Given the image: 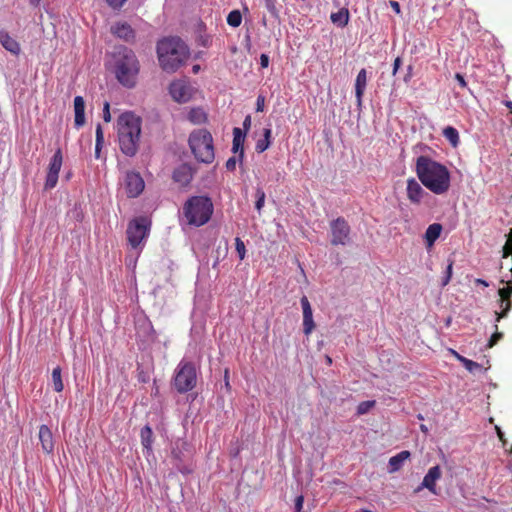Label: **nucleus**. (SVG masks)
I'll use <instances>...</instances> for the list:
<instances>
[{"instance_id":"nucleus-51","label":"nucleus","mask_w":512,"mask_h":512,"mask_svg":"<svg viewBox=\"0 0 512 512\" xmlns=\"http://www.w3.org/2000/svg\"><path fill=\"white\" fill-rule=\"evenodd\" d=\"M264 97L263 96H258L257 98V102H256V105H257V111H262L263 108H264Z\"/></svg>"},{"instance_id":"nucleus-46","label":"nucleus","mask_w":512,"mask_h":512,"mask_svg":"<svg viewBox=\"0 0 512 512\" xmlns=\"http://www.w3.org/2000/svg\"><path fill=\"white\" fill-rule=\"evenodd\" d=\"M495 430H496V433H497V436H498L499 440L502 442L503 446L505 447L506 443H507V440L505 439L503 431L498 426H495Z\"/></svg>"},{"instance_id":"nucleus-61","label":"nucleus","mask_w":512,"mask_h":512,"mask_svg":"<svg viewBox=\"0 0 512 512\" xmlns=\"http://www.w3.org/2000/svg\"><path fill=\"white\" fill-rule=\"evenodd\" d=\"M199 68H200L199 65H195L193 67V72L196 73L199 70Z\"/></svg>"},{"instance_id":"nucleus-54","label":"nucleus","mask_w":512,"mask_h":512,"mask_svg":"<svg viewBox=\"0 0 512 512\" xmlns=\"http://www.w3.org/2000/svg\"><path fill=\"white\" fill-rule=\"evenodd\" d=\"M475 283L478 284V285H482L484 287H488L489 286V283L486 280L480 279V278L475 279Z\"/></svg>"},{"instance_id":"nucleus-47","label":"nucleus","mask_w":512,"mask_h":512,"mask_svg":"<svg viewBox=\"0 0 512 512\" xmlns=\"http://www.w3.org/2000/svg\"><path fill=\"white\" fill-rule=\"evenodd\" d=\"M401 63H402V60L400 57H397L395 60H394V63H393V71H392V74L393 75H396V73L398 72L400 66H401Z\"/></svg>"},{"instance_id":"nucleus-40","label":"nucleus","mask_w":512,"mask_h":512,"mask_svg":"<svg viewBox=\"0 0 512 512\" xmlns=\"http://www.w3.org/2000/svg\"><path fill=\"white\" fill-rule=\"evenodd\" d=\"M375 405V401H363L357 407L358 414L367 413L373 406Z\"/></svg>"},{"instance_id":"nucleus-32","label":"nucleus","mask_w":512,"mask_h":512,"mask_svg":"<svg viewBox=\"0 0 512 512\" xmlns=\"http://www.w3.org/2000/svg\"><path fill=\"white\" fill-rule=\"evenodd\" d=\"M242 22V15L239 10H232L227 16V23L231 27H238Z\"/></svg>"},{"instance_id":"nucleus-20","label":"nucleus","mask_w":512,"mask_h":512,"mask_svg":"<svg viewBox=\"0 0 512 512\" xmlns=\"http://www.w3.org/2000/svg\"><path fill=\"white\" fill-rule=\"evenodd\" d=\"M74 112L75 126L77 128L82 127L85 124V101L82 96H76L74 98Z\"/></svg>"},{"instance_id":"nucleus-30","label":"nucleus","mask_w":512,"mask_h":512,"mask_svg":"<svg viewBox=\"0 0 512 512\" xmlns=\"http://www.w3.org/2000/svg\"><path fill=\"white\" fill-rule=\"evenodd\" d=\"M173 179L176 182L188 183L191 179V174L189 172V169L185 166L176 169L173 172Z\"/></svg>"},{"instance_id":"nucleus-15","label":"nucleus","mask_w":512,"mask_h":512,"mask_svg":"<svg viewBox=\"0 0 512 512\" xmlns=\"http://www.w3.org/2000/svg\"><path fill=\"white\" fill-rule=\"evenodd\" d=\"M300 303L303 311V332L306 336H309L315 329L313 311L310 302L305 295L301 298Z\"/></svg>"},{"instance_id":"nucleus-26","label":"nucleus","mask_w":512,"mask_h":512,"mask_svg":"<svg viewBox=\"0 0 512 512\" xmlns=\"http://www.w3.org/2000/svg\"><path fill=\"white\" fill-rule=\"evenodd\" d=\"M271 137H272V131L270 128H265L263 133V138L259 139L256 142L255 150L258 153H263L265 150H267L271 144Z\"/></svg>"},{"instance_id":"nucleus-53","label":"nucleus","mask_w":512,"mask_h":512,"mask_svg":"<svg viewBox=\"0 0 512 512\" xmlns=\"http://www.w3.org/2000/svg\"><path fill=\"white\" fill-rule=\"evenodd\" d=\"M407 70H408V71H407V74H406V76L404 77V81H405L406 83H407V82L410 80V78L412 77V70H413V67L410 65V66H408V69H407Z\"/></svg>"},{"instance_id":"nucleus-28","label":"nucleus","mask_w":512,"mask_h":512,"mask_svg":"<svg viewBox=\"0 0 512 512\" xmlns=\"http://www.w3.org/2000/svg\"><path fill=\"white\" fill-rule=\"evenodd\" d=\"M188 119L193 124H202L207 120V115L202 108H193L188 114Z\"/></svg>"},{"instance_id":"nucleus-36","label":"nucleus","mask_w":512,"mask_h":512,"mask_svg":"<svg viewBox=\"0 0 512 512\" xmlns=\"http://www.w3.org/2000/svg\"><path fill=\"white\" fill-rule=\"evenodd\" d=\"M495 332L491 335L488 343H487V347L488 348H492L493 346H495L498 341H500L502 338H503V333L498 331V325L495 324Z\"/></svg>"},{"instance_id":"nucleus-37","label":"nucleus","mask_w":512,"mask_h":512,"mask_svg":"<svg viewBox=\"0 0 512 512\" xmlns=\"http://www.w3.org/2000/svg\"><path fill=\"white\" fill-rule=\"evenodd\" d=\"M512 256V228L507 235V241L503 247V257Z\"/></svg>"},{"instance_id":"nucleus-24","label":"nucleus","mask_w":512,"mask_h":512,"mask_svg":"<svg viewBox=\"0 0 512 512\" xmlns=\"http://www.w3.org/2000/svg\"><path fill=\"white\" fill-rule=\"evenodd\" d=\"M442 229V225L439 223H433L428 226L424 235L427 246L431 247L434 245L436 240L440 237Z\"/></svg>"},{"instance_id":"nucleus-60","label":"nucleus","mask_w":512,"mask_h":512,"mask_svg":"<svg viewBox=\"0 0 512 512\" xmlns=\"http://www.w3.org/2000/svg\"><path fill=\"white\" fill-rule=\"evenodd\" d=\"M175 465H176L177 469H178L180 472H182V473H184V472H185V471L182 469V467L180 466V464H179V463H176Z\"/></svg>"},{"instance_id":"nucleus-57","label":"nucleus","mask_w":512,"mask_h":512,"mask_svg":"<svg viewBox=\"0 0 512 512\" xmlns=\"http://www.w3.org/2000/svg\"><path fill=\"white\" fill-rule=\"evenodd\" d=\"M503 104L509 109V112L512 114V101L506 100Z\"/></svg>"},{"instance_id":"nucleus-4","label":"nucleus","mask_w":512,"mask_h":512,"mask_svg":"<svg viewBox=\"0 0 512 512\" xmlns=\"http://www.w3.org/2000/svg\"><path fill=\"white\" fill-rule=\"evenodd\" d=\"M140 71L139 60L133 50L120 46L113 53V72L118 82L126 88L136 85Z\"/></svg>"},{"instance_id":"nucleus-34","label":"nucleus","mask_w":512,"mask_h":512,"mask_svg":"<svg viewBox=\"0 0 512 512\" xmlns=\"http://www.w3.org/2000/svg\"><path fill=\"white\" fill-rule=\"evenodd\" d=\"M264 4L270 15L277 19L279 18V10L277 8V0H264Z\"/></svg>"},{"instance_id":"nucleus-42","label":"nucleus","mask_w":512,"mask_h":512,"mask_svg":"<svg viewBox=\"0 0 512 512\" xmlns=\"http://www.w3.org/2000/svg\"><path fill=\"white\" fill-rule=\"evenodd\" d=\"M96 142L98 143V146L103 145L104 143V133L100 124L96 127Z\"/></svg>"},{"instance_id":"nucleus-50","label":"nucleus","mask_w":512,"mask_h":512,"mask_svg":"<svg viewBox=\"0 0 512 512\" xmlns=\"http://www.w3.org/2000/svg\"><path fill=\"white\" fill-rule=\"evenodd\" d=\"M455 79L458 81V83L461 87H463V88L466 87L467 83H466V80L463 77V75H461L460 73H456Z\"/></svg>"},{"instance_id":"nucleus-63","label":"nucleus","mask_w":512,"mask_h":512,"mask_svg":"<svg viewBox=\"0 0 512 512\" xmlns=\"http://www.w3.org/2000/svg\"><path fill=\"white\" fill-rule=\"evenodd\" d=\"M417 418H418L419 420H423V419H424V418H423V416H422L421 414H419V415L417 416Z\"/></svg>"},{"instance_id":"nucleus-1","label":"nucleus","mask_w":512,"mask_h":512,"mask_svg":"<svg viewBox=\"0 0 512 512\" xmlns=\"http://www.w3.org/2000/svg\"><path fill=\"white\" fill-rule=\"evenodd\" d=\"M415 172L422 185L436 195L445 194L450 188L451 177L447 167L428 156L417 158Z\"/></svg>"},{"instance_id":"nucleus-31","label":"nucleus","mask_w":512,"mask_h":512,"mask_svg":"<svg viewBox=\"0 0 512 512\" xmlns=\"http://www.w3.org/2000/svg\"><path fill=\"white\" fill-rule=\"evenodd\" d=\"M52 382L53 387L56 392H62L64 389V385L61 377V368L59 366L55 367L52 371Z\"/></svg>"},{"instance_id":"nucleus-5","label":"nucleus","mask_w":512,"mask_h":512,"mask_svg":"<svg viewBox=\"0 0 512 512\" xmlns=\"http://www.w3.org/2000/svg\"><path fill=\"white\" fill-rule=\"evenodd\" d=\"M184 215L191 225L206 224L213 213V203L208 196H192L183 206Z\"/></svg>"},{"instance_id":"nucleus-19","label":"nucleus","mask_w":512,"mask_h":512,"mask_svg":"<svg viewBox=\"0 0 512 512\" xmlns=\"http://www.w3.org/2000/svg\"><path fill=\"white\" fill-rule=\"evenodd\" d=\"M410 456L411 453L408 450H403L398 454L392 456L388 462L389 473H395L399 471L402 468L404 462L408 460Z\"/></svg>"},{"instance_id":"nucleus-11","label":"nucleus","mask_w":512,"mask_h":512,"mask_svg":"<svg viewBox=\"0 0 512 512\" xmlns=\"http://www.w3.org/2000/svg\"><path fill=\"white\" fill-rule=\"evenodd\" d=\"M124 188L128 197L135 198L139 196L145 188V183L140 173L134 171L127 172L124 179Z\"/></svg>"},{"instance_id":"nucleus-10","label":"nucleus","mask_w":512,"mask_h":512,"mask_svg":"<svg viewBox=\"0 0 512 512\" xmlns=\"http://www.w3.org/2000/svg\"><path fill=\"white\" fill-rule=\"evenodd\" d=\"M63 163V155L60 148H58L54 155L52 156L50 163L48 165V171L46 175V181L44 184V187L46 190L53 189L57 182H58V176L59 172L61 170Z\"/></svg>"},{"instance_id":"nucleus-43","label":"nucleus","mask_w":512,"mask_h":512,"mask_svg":"<svg viewBox=\"0 0 512 512\" xmlns=\"http://www.w3.org/2000/svg\"><path fill=\"white\" fill-rule=\"evenodd\" d=\"M103 120L105 122L111 121V114H110V104L109 102H105L103 106Z\"/></svg>"},{"instance_id":"nucleus-16","label":"nucleus","mask_w":512,"mask_h":512,"mask_svg":"<svg viewBox=\"0 0 512 512\" xmlns=\"http://www.w3.org/2000/svg\"><path fill=\"white\" fill-rule=\"evenodd\" d=\"M111 33L128 43H132L135 40V31L127 22H117L112 25Z\"/></svg>"},{"instance_id":"nucleus-39","label":"nucleus","mask_w":512,"mask_h":512,"mask_svg":"<svg viewBox=\"0 0 512 512\" xmlns=\"http://www.w3.org/2000/svg\"><path fill=\"white\" fill-rule=\"evenodd\" d=\"M500 299H511L512 296V283L508 282L506 287L500 288L498 291Z\"/></svg>"},{"instance_id":"nucleus-14","label":"nucleus","mask_w":512,"mask_h":512,"mask_svg":"<svg viewBox=\"0 0 512 512\" xmlns=\"http://www.w3.org/2000/svg\"><path fill=\"white\" fill-rule=\"evenodd\" d=\"M406 193L409 201L415 205H419L423 197L428 196V193L422 188L421 184L413 177L407 180Z\"/></svg>"},{"instance_id":"nucleus-27","label":"nucleus","mask_w":512,"mask_h":512,"mask_svg":"<svg viewBox=\"0 0 512 512\" xmlns=\"http://www.w3.org/2000/svg\"><path fill=\"white\" fill-rule=\"evenodd\" d=\"M443 136L453 147H457L460 143L459 133L452 126H447L443 129Z\"/></svg>"},{"instance_id":"nucleus-64","label":"nucleus","mask_w":512,"mask_h":512,"mask_svg":"<svg viewBox=\"0 0 512 512\" xmlns=\"http://www.w3.org/2000/svg\"><path fill=\"white\" fill-rule=\"evenodd\" d=\"M327 362L330 364L332 362L330 357H327Z\"/></svg>"},{"instance_id":"nucleus-56","label":"nucleus","mask_w":512,"mask_h":512,"mask_svg":"<svg viewBox=\"0 0 512 512\" xmlns=\"http://www.w3.org/2000/svg\"><path fill=\"white\" fill-rule=\"evenodd\" d=\"M172 457L177 460L178 462H181L182 459L180 457V453L176 452L175 450L172 451Z\"/></svg>"},{"instance_id":"nucleus-58","label":"nucleus","mask_w":512,"mask_h":512,"mask_svg":"<svg viewBox=\"0 0 512 512\" xmlns=\"http://www.w3.org/2000/svg\"><path fill=\"white\" fill-rule=\"evenodd\" d=\"M228 374H229V371H228V369H226L225 370V384L227 387L229 386Z\"/></svg>"},{"instance_id":"nucleus-38","label":"nucleus","mask_w":512,"mask_h":512,"mask_svg":"<svg viewBox=\"0 0 512 512\" xmlns=\"http://www.w3.org/2000/svg\"><path fill=\"white\" fill-rule=\"evenodd\" d=\"M235 248L238 253L239 259L243 260L245 258L246 248L244 242L239 237L235 239Z\"/></svg>"},{"instance_id":"nucleus-35","label":"nucleus","mask_w":512,"mask_h":512,"mask_svg":"<svg viewBox=\"0 0 512 512\" xmlns=\"http://www.w3.org/2000/svg\"><path fill=\"white\" fill-rule=\"evenodd\" d=\"M255 196H256L255 208L258 212H260L262 210V208L264 207L266 195H265V192L261 188H257Z\"/></svg>"},{"instance_id":"nucleus-9","label":"nucleus","mask_w":512,"mask_h":512,"mask_svg":"<svg viewBox=\"0 0 512 512\" xmlns=\"http://www.w3.org/2000/svg\"><path fill=\"white\" fill-rule=\"evenodd\" d=\"M331 244L346 245L349 242L350 226L343 217H338L330 223Z\"/></svg>"},{"instance_id":"nucleus-13","label":"nucleus","mask_w":512,"mask_h":512,"mask_svg":"<svg viewBox=\"0 0 512 512\" xmlns=\"http://www.w3.org/2000/svg\"><path fill=\"white\" fill-rule=\"evenodd\" d=\"M442 472L438 465L431 467L424 476L422 483L415 488L414 493H419L422 489H428L432 494H437L436 482L441 478Z\"/></svg>"},{"instance_id":"nucleus-29","label":"nucleus","mask_w":512,"mask_h":512,"mask_svg":"<svg viewBox=\"0 0 512 512\" xmlns=\"http://www.w3.org/2000/svg\"><path fill=\"white\" fill-rule=\"evenodd\" d=\"M499 307L500 311L495 312L496 322H499L502 318H505L508 315V312L512 308V301L511 299H499Z\"/></svg>"},{"instance_id":"nucleus-8","label":"nucleus","mask_w":512,"mask_h":512,"mask_svg":"<svg viewBox=\"0 0 512 512\" xmlns=\"http://www.w3.org/2000/svg\"><path fill=\"white\" fill-rule=\"evenodd\" d=\"M151 228V221L147 217H137L128 224L126 235L129 245L133 249L142 248L148 237Z\"/></svg>"},{"instance_id":"nucleus-3","label":"nucleus","mask_w":512,"mask_h":512,"mask_svg":"<svg viewBox=\"0 0 512 512\" xmlns=\"http://www.w3.org/2000/svg\"><path fill=\"white\" fill-rule=\"evenodd\" d=\"M140 117L133 112H125L121 114L117 120V133L119 147L123 154L132 157L136 155L141 135Z\"/></svg>"},{"instance_id":"nucleus-41","label":"nucleus","mask_w":512,"mask_h":512,"mask_svg":"<svg viewBox=\"0 0 512 512\" xmlns=\"http://www.w3.org/2000/svg\"><path fill=\"white\" fill-rule=\"evenodd\" d=\"M453 264H454V261L453 260H449V263L447 265V268H446V275L445 277L443 278L442 280V286H446L451 278H452V270H453Z\"/></svg>"},{"instance_id":"nucleus-25","label":"nucleus","mask_w":512,"mask_h":512,"mask_svg":"<svg viewBox=\"0 0 512 512\" xmlns=\"http://www.w3.org/2000/svg\"><path fill=\"white\" fill-rule=\"evenodd\" d=\"M349 19L350 13L347 8H341L339 11L330 15L331 22L341 28H344L348 25Z\"/></svg>"},{"instance_id":"nucleus-12","label":"nucleus","mask_w":512,"mask_h":512,"mask_svg":"<svg viewBox=\"0 0 512 512\" xmlns=\"http://www.w3.org/2000/svg\"><path fill=\"white\" fill-rule=\"evenodd\" d=\"M193 89L186 80L173 81L169 86L171 97L179 103H186L192 97Z\"/></svg>"},{"instance_id":"nucleus-44","label":"nucleus","mask_w":512,"mask_h":512,"mask_svg":"<svg viewBox=\"0 0 512 512\" xmlns=\"http://www.w3.org/2000/svg\"><path fill=\"white\" fill-rule=\"evenodd\" d=\"M236 163H237V158L235 156L233 157H230L227 161H226V168L227 170L229 171H234L235 168H236Z\"/></svg>"},{"instance_id":"nucleus-17","label":"nucleus","mask_w":512,"mask_h":512,"mask_svg":"<svg viewBox=\"0 0 512 512\" xmlns=\"http://www.w3.org/2000/svg\"><path fill=\"white\" fill-rule=\"evenodd\" d=\"M38 436L42 450L47 454H51L54 450V441L50 428L47 425H41L39 427Z\"/></svg>"},{"instance_id":"nucleus-22","label":"nucleus","mask_w":512,"mask_h":512,"mask_svg":"<svg viewBox=\"0 0 512 512\" xmlns=\"http://www.w3.org/2000/svg\"><path fill=\"white\" fill-rule=\"evenodd\" d=\"M0 43L1 45L13 55H19L21 48L19 43L12 38L7 32H0Z\"/></svg>"},{"instance_id":"nucleus-6","label":"nucleus","mask_w":512,"mask_h":512,"mask_svg":"<svg viewBox=\"0 0 512 512\" xmlns=\"http://www.w3.org/2000/svg\"><path fill=\"white\" fill-rule=\"evenodd\" d=\"M189 147L195 158L202 163L210 164L215 159L213 137L207 129L192 131L188 139Z\"/></svg>"},{"instance_id":"nucleus-18","label":"nucleus","mask_w":512,"mask_h":512,"mask_svg":"<svg viewBox=\"0 0 512 512\" xmlns=\"http://www.w3.org/2000/svg\"><path fill=\"white\" fill-rule=\"evenodd\" d=\"M244 141L245 133L240 128L235 127L233 129L232 151L234 154H238L240 161L244 157Z\"/></svg>"},{"instance_id":"nucleus-52","label":"nucleus","mask_w":512,"mask_h":512,"mask_svg":"<svg viewBox=\"0 0 512 512\" xmlns=\"http://www.w3.org/2000/svg\"><path fill=\"white\" fill-rule=\"evenodd\" d=\"M250 126H251V117H250V115H248L245 117V119L243 121V127L247 131V130H249Z\"/></svg>"},{"instance_id":"nucleus-33","label":"nucleus","mask_w":512,"mask_h":512,"mask_svg":"<svg viewBox=\"0 0 512 512\" xmlns=\"http://www.w3.org/2000/svg\"><path fill=\"white\" fill-rule=\"evenodd\" d=\"M456 357L463 363L464 367L469 371V372H473L475 371L476 369H479L481 366L480 364H478L477 362H474L470 359H467L461 355H459L458 353L454 352Z\"/></svg>"},{"instance_id":"nucleus-55","label":"nucleus","mask_w":512,"mask_h":512,"mask_svg":"<svg viewBox=\"0 0 512 512\" xmlns=\"http://www.w3.org/2000/svg\"><path fill=\"white\" fill-rule=\"evenodd\" d=\"M102 146H103V145H99V146H98V143H97V142L95 143V156H96V158H99V157H100V151H101Z\"/></svg>"},{"instance_id":"nucleus-48","label":"nucleus","mask_w":512,"mask_h":512,"mask_svg":"<svg viewBox=\"0 0 512 512\" xmlns=\"http://www.w3.org/2000/svg\"><path fill=\"white\" fill-rule=\"evenodd\" d=\"M260 65L262 68H266L269 65V57L266 54H261L260 56Z\"/></svg>"},{"instance_id":"nucleus-62","label":"nucleus","mask_w":512,"mask_h":512,"mask_svg":"<svg viewBox=\"0 0 512 512\" xmlns=\"http://www.w3.org/2000/svg\"><path fill=\"white\" fill-rule=\"evenodd\" d=\"M32 4H38L40 0H30Z\"/></svg>"},{"instance_id":"nucleus-45","label":"nucleus","mask_w":512,"mask_h":512,"mask_svg":"<svg viewBox=\"0 0 512 512\" xmlns=\"http://www.w3.org/2000/svg\"><path fill=\"white\" fill-rule=\"evenodd\" d=\"M109 6L114 9L121 8L127 0H106Z\"/></svg>"},{"instance_id":"nucleus-2","label":"nucleus","mask_w":512,"mask_h":512,"mask_svg":"<svg viewBox=\"0 0 512 512\" xmlns=\"http://www.w3.org/2000/svg\"><path fill=\"white\" fill-rule=\"evenodd\" d=\"M157 58L161 69L176 72L188 59L189 49L179 37H165L157 42Z\"/></svg>"},{"instance_id":"nucleus-23","label":"nucleus","mask_w":512,"mask_h":512,"mask_svg":"<svg viewBox=\"0 0 512 512\" xmlns=\"http://www.w3.org/2000/svg\"><path fill=\"white\" fill-rule=\"evenodd\" d=\"M141 444L146 455H151L153 452V431L149 425H145L140 431Z\"/></svg>"},{"instance_id":"nucleus-49","label":"nucleus","mask_w":512,"mask_h":512,"mask_svg":"<svg viewBox=\"0 0 512 512\" xmlns=\"http://www.w3.org/2000/svg\"><path fill=\"white\" fill-rule=\"evenodd\" d=\"M390 4V7L397 13V14H400L401 13V8H400V4L397 2V1H394V0H391L389 2Z\"/></svg>"},{"instance_id":"nucleus-21","label":"nucleus","mask_w":512,"mask_h":512,"mask_svg":"<svg viewBox=\"0 0 512 512\" xmlns=\"http://www.w3.org/2000/svg\"><path fill=\"white\" fill-rule=\"evenodd\" d=\"M366 85H367V72L363 68L358 72L356 81H355V95H356L358 106H360L362 104V97H363Z\"/></svg>"},{"instance_id":"nucleus-7","label":"nucleus","mask_w":512,"mask_h":512,"mask_svg":"<svg viewBox=\"0 0 512 512\" xmlns=\"http://www.w3.org/2000/svg\"><path fill=\"white\" fill-rule=\"evenodd\" d=\"M197 373L195 365L188 361H181L175 371L173 384L179 393H185L195 388Z\"/></svg>"},{"instance_id":"nucleus-59","label":"nucleus","mask_w":512,"mask_h":512,"mask_svg":"<svg viewBox=\"0 0 512 512\" xmlns=\"http://www.w3.org/2000/svg\"><path fill=\"white\" fill-rule=\"evenodd\" d=\"M420 430H421L422 432H424V433H427V432H428V428H427V426H426V425H424V424H421V425H420Z\"/></svg>"}]
</instances>
